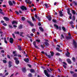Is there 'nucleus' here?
<instances>
[{
  "mask_svg": "<svg viewBox=\"0 0 77 77\" xmlns=\"http://www.w3.org/2000/svg\"><path fill=\"white\" fill-rule=\"evenodd\" d=\"M14 59L15 60V63L17 65L19 64L20 61H19V60H18V58H17L15 57Z\"/></svg>",
  "mask_w": 77,
  "mask_h": 77,
  "instance_id": "nucleus-1",
  "label": "nucleus"
},
{
  "mask_svg": "<svg viewBox=\"0 0 77 77\" xmlns=\"http://www.w3.org/2000/svg\"><path fill=\"white\" fill-rule=\"evenodd\" d=\"M20 8L22 10V11H24V10H27V8L26 7H25L24 6H22L20 7Z\"/></svg>",
  "mask_w": 77,
  "mask_h": 77,
  "instance_id": "nucleus-2",
  "label": "nucleus"
},
{
  "mask_svg": "<svg viewBox=\"0 0 77 77\" xmlns=\"http://www.w3.org/2000/svg\"><path fill=\"white\" fill-rule=\"evenodd\" d=\"M44 72L45 74L46 75V76H47V77H50V75L48 74V73H47V70H44Z\"/></svg>",
  "mask_w": 77,
  "mask_h": 77,
  "instance_id": "nucleus-3",
  "label": "nucleus"
},
{
  "mask_svg": "<svg viewBox=\"0 0 77 77\" xmlns=\"http://www.w3.org/2000/svg\"><path fill=\"white\" fill-rule=\"evenodd\" d=\"M67 14H68L69 15L72 16L71 14L70 13V10H69V8H68L67 9Z\"/></svg>",
  "mask_w": 77,
  "mask_h": 77,
  "instance_id": "nucleus-4",
  "label": "nucleus"
},
{
  "mask_svg": "<svg viewBox=\"0 0 77 77\" xmlns=\"http://www.w3.org/2000/svg\"><path fill=\"white\" fill-rule=\"evenodd\" d=\"M13 24H16L17 25L18 24V21H13L12 23Z\"/></svg>",
  "mask_w": 77,
  "mask_h": 77,
  "instance_id": "nucleus-5",
  "label": "nucleus"
},
{
  "mask_svg": "<svg viewBox=\"0 0 77 77\" xmlns=\"http://www.w3.org/2000/svg\"><path fill=\"white\" fill-rule=\"evenodd\" d=\"M12 62L11 61H9L8 62V66L9 67V68H10V67H11V66H12V65L11 64H12Z\"/></svg>",
  "mask_w": 77,
  "mask_h": 77,
  "instance_id": "nucleus-6",
  "label": "nucleus"
},
{
  "mask_svg": "<svg viewBox=\"0 0 77 77\" xmlns=\"http://www.w3.org/2000/svg\"><path fill=\"white\" fill-rule=\"evenodd\" d=\"M46 17L49 21H51V17L50 15H49L48 17L46 16Z\"/></svg>",
  "mask_w": 77,
  "mask_h": 77,
  "instance_id": "nucleus-7",
  "label": "nucleus"
},
{
  "mask_svg": "<svg viewBox=\"0 0 77 77\" xmlns=\"http://www.w3.org/2000/svg\"><path fill=\"white\" fill-rule=\"evenodd\" d=\"M14 41V39L12 38H10V42L11 44H13V42Z\"/></svg>",
  "mask_w": 77,
  "mask_h": 77,
  "instance_id": "nucleus-8",
  "label": "nucleus"
},
{
  "mask_svg": "<svg viewBox=\"0 0 77 77\" xmlns=\"http://www.w3.org/2000/svg\"><path fill=\"white\" fill-rule=\"evenodd\" d=\"M25 2L26 3H29V4H31L32 3V2L29 0H26Z\"/></svg>",
  "mask_w": 77,
  "mask_h": 77,
  "instance_id": "nucleus-9",
  "label": "nucleus"
},
{
  "mask_svg": "<svg viewBox=\"0 0 77 77\" xmlns=\"http://www.w3.org/2000/svg\"><path fill=\"white\" fill-rule=\"evenodd\" d=\"M73 44L74 45L75 47H77V43L75 42V41H73Z\"/></svg>",
  "mask_w": 77,
  "mask_h": 77,
  "instance_id": "nucleus-10",
  "label": "nucleus"
},
{
  "mask_svg": "<svg viewBox=\"0 0 77 77\" xmlns=\"http://www.w3.org/2000/svg\"><path fill=\"white\" fill-rule=\"evenodd\" d=\"M59 13L60 14V17H63V14H62V11H60L59 12Z\"/></svg>",
  "mask_w": 77,
  "mask_h": 77,
  "instance_id": "nucleus-11",
  "label": "nucleus"
},
{
  "mask_svg": "<svg viewBox=\"0 0 77 77\" xmlns=\"http://www.w3.org/2000/svg\"><path fill=\"white\" fill-rule=\"evenodd\" d=\"M70 53L68 51H67V54H66V55L67 57H69V56Z\"/></svg>",
  "mask_w": 77,
  "mask_h": 77,
  "instance_id": "nucleus-12",
  "label": "nucleus"
},
{
  "mask_svg": "<svg viewBox=\"0 0 77 77\" xmlns=\"http://www.w3.org/2000/svg\"><path fill=\"white\" fill-rule=\"evenodd\" d=\"M44 54H45V55H46V56H47V57H48V58H51V56H50V55H47V54L45 53Z\"/></svg>",
  "mask_w": 77,
  "mask_h": 77,
  "instance_id": "nucleus-13",
  "label": "nucleus"
},
{
  "mask_svg": "<svg viewBox=\"0 0 77 77\" xmlns=\"http://www.w3.org/2000/svg\"><path fill=\"white\" fill-rule=\"evenodd\" d=\"M67 62H68L70 64H71V60H70V59H67Z\"/></svg>",
  "mask_w": 77,
  "mask_h": 77,
  "instance_id": "nucleus-14",
  "label": "nucleus"
},
{
  "mask_svg": "<svg viewBox=\"0 0 77 77\" xmlns=\"http://www.w3.org/2000/svg\"><path fill=\"white\" fill-rule=\"evenodd\" d=\"M9 4L10 6H12V5H13V4L12 3V2H11V1H9Z\"/></svg>",
  "mask_w": 77,
  "mask_h": 77,
  "instance_id": "nucleus-15",
  "label": "nucleus"
},
{
  "mask_svg": "<svg viewBox=\"0 0 77 77\" xmlns=\"http://www.w3.org/2000/svg\"><path fill=\"white\" fill-rule=\"evenodd\" d=\"M28 22L30 24V26H33V23H32V22H30V21H28Z\"/></svg>",
  "mask_w": 77,
  "mask_h": 77,
  "instance_id": "nucleus-16",
  "label": "nucleus"
},
{
  "mask_svg": "<svg viewBox=\"0 0 77 77\" xmlns=\"http://www.w3.org/2000/svg\"><path fill=\"white\" fill-rule=\"evenodd\" d=\"M4 20H6V21H9V18H8L6 17H4Z\"/></svg>",
  "mask_w": 77,
  "mask_h": 77,
  "instance_id": "nucleus-17",
  "label": "nucleus"
},
{
  "mask_svg": "<svg viewBox=\"0 0 77 77\" xmlns=\"http://www.w3.org/2000/svg\"><path fill=\"white\" fill-rule=\"evenodd\" d=\"M24 60L26 62H29V60L28 58H27V59H24Z\"/></svg>",
  "mask_w": 77,
  "mask_h": 77,
  "instance_id": "nucleus-18",
  "label": "nucleus"
},
{
  "mask_svg": "<svg viewBox=\"0 0 77 77\" xmlns=\"http://www.w3.org/2000/svg\"><path fill=\"white\" fill-rule=\"evenodd\" d=\"M56 49L58 51H60V52H62V51L61 50H59V48H56Z\"/></svg>",
  "mask_w": 77,
  "mask_h": 77,
  "instance_id": "nucleus-19",
  "label": "nucleus"
},
{
  "mask_svg": "<svg viewBox=\"0 0 77 77\" xmlns=\"http://www.w3.org/2000/svg\"><path fill=\"white\" fill-rule=\"evenodd\" d=\"M72 13L73 14V15H75V11L72 10Z\"/></svg>",
  "mask_w": 77,
  "mask_h": 77,
  "instance_id": "nucleus-20",
  "label": "nucleus"
},
{
  "mask_svg": "<svg viewBox=\"0 0 77 77\" xmlns=\"http://www.w3.org/2000/svg\"><path fill=\"white\" fill-rule=\"evenodd\" d=\"M45 7L46 8H48V7H49V5H48V4L45 3Z\"/></svg>",
  "mask_w": 77,
  "mask_h": 77,
  "instance_id": "nucleus-21",
  "label": "nucleus"
},
{
  "mask_svg": "<svg viewBox=\"0 0 77 77\" xmlns=\"http://www.w3.org/2000/svg\"><path fill=\"white\" fill-rule=\"evenodd\" d=\"M32 20L33 21H36V19H35V17H32Z\"/></svg>",
  "mask_w": 77,
  "mask_h": 77,
  "instance_id": "nucleus-22",
  "label": "nucleus"
},
{
  "mask_svg": "<svg viewBox=\"0 0 77 77\" xmlns=\"http://www.w3.org/2000/svg\"><path fill=\"white\" fill-rule=\"evenodd\" d=\"M24 34V33L22 32H21L20 33V35L21 36H22V37H24L23 36V35Z\"/></svg>",
  "mask_w": 77,
  "mask_h": 77,
  "instance_id": "nucleus-23",
  "label": "nucleus"
},
{
  "mask_svg": "<svg viewBox=\"0 0 77 77\" xmlns=\"http://www.w3.org/2000/svg\"><path fill=\"white\" fill-rule=\"evenodd\" d=\"M54 27H55L57 29H58L59 27L56 24L54 25Z\"/></svg>",
  "mask_w": 77,
  "mask_h": 77,
  "instance_id": "nucleus-24",
  "label": "nucleus"
},
{
  "mask_svg": "<svg viewBox=\"0 0 77 77\" xmlns=\"http://www.w3.org/2000/svg\"><path fill=\"white\" fill-rule=\"evenodd\" d=\"M35 17L36 18H37V19H39V17H38L36 14L35 15Z\"/></svg>",
  "mask_w": 77,
  "mask_h": 77,
  "instance_id": "nucleus-25",
  "label": "nucleus"
},
{
  "mask_svg": "<svg viewBox=\"0 0 77 77\" xmlns=\"http://www.w3.org/2000/svg\"><path fill=\"white\" fill-rule=\"evenodd\" d=\"M50 53H51V56H53V55H54V52H50Z\"/></svg>",
  "mask_w": 77,
  "mask_h": 77,
  "instance_id": "nucleus-26",
  "label": "nucleus"
},
{
  "mask_svg": "<svg viewBox=\"0 0 77 77\" xmlns=\"http://www.w3.org/2000/svg\"><path fill=\"white\" fill-rule=\"evenodd\" d=\"M0 14H4L2 12V9L1 8H0Z\"/></svg>",
  "mask_w": 77,
  "mask_h": 77,
  "instance_id": "nucleus-27",
  "label": "nucleus"
},
{
  "mask_svg": "<svg viewBox=\"0 0 77 77\" xmlns=\"http://www.w3.org/2000/svg\"><path fill=\"white\" fill-rule=\"evenodd\" d=\"M22 71L23 72H25L26 71V68H22Z\"/></svg>",
  "mask_w": 77,
  "mask_h": 77,
  "instance_id": "nucleus-28",
  "label": "nucleus"
},
{
  "mask_svg": "<svg viewBox=\"0 0 77 77\" xmlns=\"http://www.w3.org/2000/svg\"><path fill=\"white\" fill-rule=\"evenodd\" d=\"M31 72H34L35 70L33 69H31L30 70Z\"/></svg>",
  "mask_w": 77,
  "mask_h": 77,
  "instance_id": "nucleus-29",
  "label": "nucleus"
},
{
  "mask_svg": "<svg viewBox=\"0 0 77 77\" xmlns=\"http://www.w3.org/2000/svg\"><path fill=\"white\" fill-rule=\"evenodd\" d=\"M66 38L67 39H71V37L68 36L66 37Z\"/></svg>",
  "mask_w": 77,
  "mask_h": 77,
  "instance_id": "nucleus-30",
  "label": "nucleus"
},
{
  "mask_svg": "<svg viewBox=\"0 0 77 77\" xmlns=\"http://www.w3.org/2000/svg\"><path fill=\"white\" fill-rule=\"evenodd\" d=\"M39 29L40 30H41L42 32H43V29H42V27H40L39 28Z\"/></svg>",
  "mask_w": 77,
  "mask_h": 77,
  "instance_id": "nucleus-31",
  "label": "nucleus"
},
{
  "mask_svg": "<svg viewBox=\"0 0 77 77\" xmlns=\"http://www.w3.org/2000/svg\"><path fill=\"white\" fill-rule=\"evenodd\" d=\"M62 29L64 32H65L66 30H65V27L63 26L62 27Z\"/></svg>",
  "mask_w": 77,
  "mask_h": 77,
  "instance_id": "nucleus-32",
  "label": "nucleus"
},
{
  "mask_svg": "<svg viewBox=\"0 0 77 77\" xmlns=\"http://www.w3.org/2000/svg\"><path fill=\"white\" fill-rule=\"evenodd\" d=\"M45 44L46 45L48 46L49 45V44L47 42H45Z\"/></svg>",
  "mask_w": 77,
  "mask_h": 77,
  "instance_id": "nucleus-33",
  "label": "nucleus"
},
{
  "mask_svg": "<svg viewBox=\"0 0 77 77\" xmlns=\"http://www.w3.org/2000/svg\"><path fill=\"white\" fill-rule=\"evenodd\" d=\"M18 48L19 50H21V46H18Z\"/></svg>",
  "mask_w": 77,
  "mask_h": 77,
  "instance_id": "nucleus-34",
  "label": "nucleus"
},
{
  "mask_svg": "<svg viewBox=\"0 0 77 77\" xmlns=\"http://www.w3.org/2000/svg\"><path fill=\"white\" fill-rule=\"evenodd\" d=\"M73 19H72V21H74L75 20V16H73L72 17Z\"/></svg>",
  "mask_w": 77,
  "mask_h": 77,
  "instance_id": "nucleus-35",
  "label": "nucleus"
},
{
  "mask_svg": "<svg viewBox=\"0 0 77 77\" xmlns=\"http://www.w3.org/2000/svg\"><path fill=\"white\" fill-rule=\"evenodd\" d=\"M32 32L33 33V32H35V29H32Z\"/></svg>",
  "mask_w": 77,
  "mask_h": 77,
  "instance_id": "nucleus-36",
  "label": "nucleus"
},
{
  "mask_svg": "<svg viewBox=\"0 0 77 77\" xmlns=\"http://www.w3.org/2000/svg\"><path fill=\"white\" fill-rule=\"evenodd\" d=\"M22 20L23 21H24L25 20V18L24 17H22Z\"/></svg>",
  "mask_w": 77,
  "mask_h": 77,
  "instance_id": "nucleus-37",
  "label": "nucleus"
},
{
  "mask_svg": "<svg viewBox=\"0 0 77 77\" xmlns=\"http://www.w3.org/2000/svg\"><path fill=\"white\" fill-rule=\"evenodd\" d=\"M28 76L29 77H32V74H31V73H29L28 75Z\"/></svg>",
  "mask_w": 77,
  "mask_h": 77,
  "instance_id": "nucleus-38",
  "label": "nucleus"
},
{
  "mask_svg": "<svg viewBox=\"0 0 77 77\" xmlns=\"http://www.w3.org/2000/svg\"><path fill=\"white\" fill-rule=\"evenodd\" d=\"M14 33L15 34H19L20 32H15Z\"/></svg>",
  "mask_w": 77,
  "mask_h": 77,
  "instance_id": "nucleus-39",
  "label": "nucleus"
},
{
  "mask_svg": "<svg viewBox=\"0 0 77 77\" xmlns=\"http://www.w3.org/2000/svg\"><path fill=\"white\" fill-rule=\"evenodd\" d=\"M52 21L54 22V23H56V20L54 19H53Z\"/></svg>",
  "mask_w": 77,
  "mask_h": 77,
  "instance_id": "nucleus-40",
  "label": "nucleus"
},
{
  "mask_svg": "<svg viewBox=\"0 0 77 77\" xmlns=\"http://www.w3.org/2000/svg\"><path fill=\"white\" fill-rule=\"evenodd\" d=\"M72 60L74 61V62H75V58L74 57H73L72 58Z\"/></svg>",
  "mask_w": 77,
  "mask_h": 77,
  "instance_id": "nucleus-41",
  "label": "nucleus"
},
{
  "mask_svg": "<svg viewBox=\"0 0 77 77\" xmlns=\"http://www.w3.org/2000/svg\"><path fill=\"white\" fill-rule=\"evenodd\" d=\"M12 35L14 38H15V34H12Z\"/></svg>",
  "mask_w": 77,
  "mask_h": 77,
  "instance_id": "nucleus-42",
  "label": "nucleus"
},
{
  "mask_svg": "<svg viewBox=\"0 0 77 77\" xmlns=\"http://www.w3.org/2000/svg\"><path fill=\"white\" fill-rule=\"evenodd\" d=\"M19 29H21L22 28V25H20L19 27Z\"/></svg>",
  "mask_w": 77,
  "mask_h": 77,
  "instance_id": "nucleus-43",
  "label": "nucleus"
},
{
  "mask_svg": "<svg viewBox=\"0 0 77 77\" xmlns=\"http://www.w3.org/2000/svg\"><path fill=\"white\" fill-rule=\"evenodd\" d=\"M36 41H37V42H40V40L39 39H37L36 40Z\"/></svg>",
  "mask_w": 77,
  "mask_h": 77,
  "instance_id": "nucleus-44",
  "label": "nucleus"
},
{
  "mask_svg": "<svg viewBox=\"0 0 77 77\" xmlns=\"http://www.w3.org/2000/svg\"><path fill=\"white\" fill-rule=\"evenodd\" d=\"M33 44L34 46H35V45H36V42H33Z\"/></svg>",
  "mask_w": 77,
  "mask_h": 77,
  "instance_id": "nucleus-45",
  "label": "nucleus"
},
{
  "mask_svg": "<svg viewBox=\"0 0 77 77\" xmlns=\"http://www.w3.org/2000/svg\"><path fill=\"white\" fill-rule=\"evenodd\" d=\"M3 62L4 63H6L7 62L6 60H3Z\"/></svg>",
  "mask_w": 77,
  "mask_h": 77,
  "instance_id": "nucleus-46",
  "label": "nucleus"
},
{
  "mask_svg": "<svg viewBox=\"0 0 77 77\" xmlns=\"http://www.w3.org/2000/svg\"><path fill=\"white\" fill-rule=\"evenodd\" d=\"M56 55H57V56H59L60 55V54H59V53H57L56 54Z\"/></svg>",
  "mask_w": 77,
  "mask_h": 77,
  "instance_id": "nucleus-47",
  "label": "nucleus"
},
{
  "mask_svg": "<svg viewBox=\"0 0 77 77\" xmlns=\"http://www.w3.org/2000/svg\"><path fill=\"white\" fill-rule=\"evenodd\" d=\"M8 74H9V72H7L5 73V75H8Z\"/></svg>",
  "mask_w": 77,
  "mask_h": 77,
  "instance_id": "nucleus-48",
  "label": "nucleus"
},
{
  "mask_svg": "<svg viewBox=\"0 0 77 77\" xmlns=\"http://www.w3.org/2000/svg\"><path fill=\"white\" fill-rule=\"evenodd\" d=\"M3 25H4V26H7V24H6V23H3Z\"/></svg>",
  "mask_w": 77,
  "mask_h": 77,
  "instance_id": "nucleus-49",
  "label": "nucleus"
},
{
  "mask_svg": "<svg viewBox=\"0 0 77 77\" xmlns=\"http://www.w3.org/2000/svg\"><path fill=\"white\" fill-rule=\"evenodd\" d=\"M16 13L17 14V15H19V13L17 11H16Z\"/></svg>",
  "mask_w": 77,
  "mask_h": 77,
  "instance_id": "nucleus-50",
  "label": "nucleus"
},
{
  "mask_svg": "<svg viewBox=\"0 0 77 77\" xmlns=\"http://www.w3.org/2000/svg\"><path fill=\"white\" fill-rule=\"evenodd\" d=\"M63 64H64L65 65H67V64H66V63L65 62H63Z\"/></svg>",
  "mask_w": 77,
  "mask_h": 77,
  "instance_id": "nucleus-51",
  "label": "nucleus"
},
{
  "mask_svg": "<svg viewBox=\"0 0 77 77\" xmlns=\"http://www.w3.org/2000/svg\"><path fill=\"white\" fill-rule=\"evenodd\" d=\"M35 46V48H37L38 49H39V48H38V47L37 46H36V45H35V46Z\"/></svg>",
  "mask_w": 77,
  "mask_h": 77,
  "instance_id": "nucleus-52",
  "label": "nucleus"
},
{
  "mask_svg": "<svg viewBox=\"0 0 77 77\" xmlns=\"http://www.w3.org/2000/svg\"><path fill=\"white\" fill-rule=\"evenodd\" d=\"M63 67H64V68H66V66L65 65H63Z\"/></svg>",
  "mask_w": 77,
  "mask_h": 77,
  "instance_id": "nucleus-53",
  "label": "nucleus"
},
{
  "mask_svg": "<svg viewBox=\"0 0 77 77\" xmlns=\"http://www.w3.org/2000/svg\"><path fill=\"white\" fill-rule=\"evenodd\" d=\"M61 36L62 37V38H64V36H63V34L61 35Z\"/></svg>",
  "mask_w": 77,
  "mask_h": 77,
  "instance_id": "nucleus-54",
  "label": "nucleus"
},
{
  "mask_svg": "<svg viewBox=\"0 0 77 77\" xmlns=\"http://www.w3.org/2000/svg\"><path fill=\"white\" fill-rule=\"evenodd\" d=\"M2 29H3V30L5 29V27H3V26H2Z\"/></svg>",
  "mask_w": 77,
  "mask_h": 77,
  "instance_id": "nucleus-55",
  "label": "nucleus"
},
{
  "mask_svg": "<svg viewBox=\"0 0 77 77\" xmlns=\"http://www.w3.org/2000/svg\"><path fill=\"white\" fill-rule=\"evenodd\" d=\"M17 56L18 57H21V56L20 55H17Z\"/></svg>",
  "mask_w": 77,
  "mask_h": 77,
  "instance_id": "nucleus-56",
  "label": "nucleus"
},
{
  "mask_svg": "<svg viewBox=\"0 0 77 77\" xmlns=\"http://www.w3.org/2000/svg\"><path fill=\"white\" fill-rule=\"evenodd\" d=\"M72 16L70 15V16L69 17V18H70V19H71L72 18V14H71Z\"/></svg>",
  "mask_w": 77,
  "mask_h": 77,
  "instance_id": "nucleus-57",
  "label": "nucleus"
},
{
  "mask_svg": "<svg viewBox=\"0 0 77 77\" xmlns=\"http://www.w3.org/2000/svg\"><path fill=\"white\" fill-rule=\"evenodd\" d=\"M7 57L8 58V59H10V56H9V55H7Z\"/></svg>",
  "mask_w": 77,
  "mask_h": 77,
  "instance_id": "nucleus-58",
  "label": "nucleus"
},
{
  "mask_svg": "<svg viewBox=\"0 0 77 77\" xmlns=\"http://www.w3.org/2000/svg\"><path fill=\"white\" fill-rule=\"evenodd\" d=\"M41 46L42 48H44V46H43V45H41Z\"/></svg>",
  "mask_w": 77,
  "mask_h": 77,
  "instance_id": "nucleus-59",
  "label": "nucleus"
},
{
  "mask_svg": "<svg viewBox=\"0 0 77 77\" xmlns=\"http://www.w3.org/2000/svg\"><path fill=\"white\" fill-rule=\"evenodd\" d=\"M28 66H29V67L30 68H31V65H30V64H28Z\"/></svg>",
  "mask_w": 77,
  "mask_h": 77,
  "instance_id": "nucleus-60",
  "label": "nucleus"
},
{
  "mask_svg": "<svg viewBox=\"0 0 77 77\" xmlns=\"http://www.w3.org/2000/svg\"><path fill=\"white\" fill-rule=\"evenodd\" d=\"M71 26L72 28H74V25H71Z\"/></svg>",
  "mask_w": 77,
  "mask_h": 77,
  "instance_id": "nucleus-61",
  "label": "nucleus"
},
{
  "mask_svg": "<svg viewBox=\"0 0 77 77\" xmlns=\"http://www.w3.org/2000/svg\"><path fill=\"white\" fill-rule=\"evenodd\" d=\"M1 52H2V53H4L5 51L3 50H2L1 51Z\"/></svg>",
  "mask_w": 77,
  "mask_h": 77,
  "instance_id": "nucleus-62",
  "label": "nucleus"
},
{
  "mask_svg": "<svg viewBox=\"0 0 77 77\" xmlns=\"http://www.w3.org/2000/svg\"><path fill=\"white\" fill-rule=\"evenodd\" d=\"M12 2H13V4H15V1H12Z\"/></svg>",
  "mask_w": 77,
  "mask_h": 77,
  "instance_id": "nucleus-63",
  "label": "nucleus"
},
{
  "mask_svg": "<svg viewBox=\"0 0 77 77\" xmlns=\"http://www.w3.org/2000/svg\"><path fill=\"white\" fill-rule=\"evenodd\" d=\"M17 54H14V56H16V57H17Z\"/></svg>",
  "mask_w": 77,
  "mask_h": 77,
  "instance_id": "nucleus-64",
  "label": "nucleus"
}]
</instances>
